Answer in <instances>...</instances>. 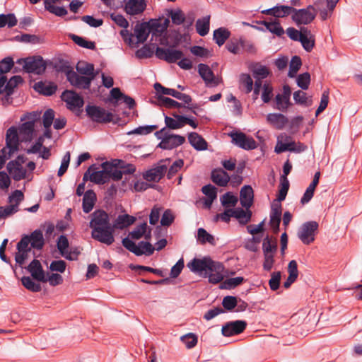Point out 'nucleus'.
Masks as SVG:
<instances>
[{
    "mask_svg": "<svg viewBox=\"0 0 362 362\" xmlns=\"http://www.w3.org/2000/svg\"><path fill=\"white\" fill-rule=\"evenodd\" d=\"M108 178L105 175L104 171H94L90 175V180L98 185H103L107 181Z\"/></svg>",
    "mask_w": 362,
    "mask_h": 362,
    "instance_id": "63",
    "label": "nucleus"
},
{
    "mask_svg": "<svg viewBox=\"0 0 362 362\" xmlns=\"http://www.w3.org/2000/svg\"><path fill=\"white\" fill-rule=\"evenodd\" d=\"M156 98L158 102V105L166 108H181L185 107L182 103L160 94H158Z\"/></svg>",
    "mask_w": 362,
    "mask_h": 362,
    "instance_id": "36",
    "label": "nucleus"
},
{
    "mask_svg": "<svg viewBox=\"0 0 362 362\" xmlns=\"http://www.w3.org/2000/svg\"><path fill=\"white\" fill-rule=\"evenodd\" d=\"M273 96V87L267 83L262 86V100L264 103H269Z\"/></svg>",
    "mask_w": 362,
    "mask_h": 362,
    "instance_id": "64",
    "label": "nucleus"
},
{
    "mask_svg": "<svg viewBox=\"0 0 362 362\" xmlns=\"http://www.w3.org/2000/svg\"><path fill=\"white\" fill-rule=\"evenodd\" d=\"M234 144L244 150H253L257 148V142L255 140L245 133L241 132H232L230 133Z\"/></svg>",
    "mask_w": 362,
    "mask_h": 362,
    "instance_id": "10",
    "label": "nucleus"
},
{
    "mask_svg": "<svg viewBox=\"0 0 362 362\" xmlns=\"http://www.w3.org/2000/svg\"><path fill=\"white\" fill-rule=\"evenodd\" d=\"M258 24H261L264 25L265 29L261 27H258L256 25H251L254 28L260 30V31H264L268 30L272 34L276 35L278 37H281L284 34V30L281 25L280 22L278 20H274L272 21H257Z\"/></svg>",
    "mask_w": 362,
    "mask_h": 362,
    "instance_id": "19",
    "label": "nucleus"
},
{
    "mask_svg": "<svg viewBox=\"0 0 362 362\" xmlns=\"http://www.w3.org/2000/svg\"><path fill=\"white\" fill-rule=\"evenodd\" d=\"M23 82V80L21 76H13L8 81L6 76H0V94L7 93V97L11 95L14 88Z\"/></svg>",
    "mask_w": 362,
    "mask_h": 362,
    "instance_id": "16",
    "label": "nucleus"
},
{
    "mask_svg": "<svg viewBox=\"0 0 362 362\" xmlns=\"http://www.w3.org/2000/svg\"><path fill=\"white\" fill-rule=\"evenodd\" d=\"M180 339L186 345L187 349L194 347L198 342L197 336L194 333H188L181 337Z\"/></svg>",
    "mask_w": 362,
    "mask_h": 362,
    "instance_id": "60",
    "label": "nucleus"
},
{
    "mask_svg": "<svg viewBox=\"0 0 362 362\" xmlns=\"http://www.w3.org/2000/svg\"><path fill=\"white\" fill-rule=\"evenodd\" d=\"M135 221L136 218L133 216L127 214L119 215L115 220L114 223L112 225L113 230L115 228L122 230L132 225Z\"/></svg>",
    "mask_w": 362,
    "mask_h": 362,
    "instance_id": "32",
    "label": "nucleus"
},
{
    "mask_svg": "<svg viewBox=\"0 0 362 362\" xmlns=\"http://www.w3.org/2000/svg\"><path fill=\"white\" fill-rule=\"evenodd\" d=\"M293 100L298 105L309 107L312 105L311 97H307L306 93L298 90L293 93Z\"/></svg>",
    "mask_w": 362,
    "mask_h": 362,
    "instance_id": "45",
    "label": "nucleus"
},
{
    "mask_svg": "<svg viewBox=\"0 0 362 362\" xmlns=\"http://www.w3.org/2000/svg\"><path fill=\"white\" fill-rule=\"evenodd\" d=\"M146 7L145 0H128L125 4L124 11L127 14L134 16L143 13Z\"/></svg>",
    "mask_w": 362,
    "mask_h": 362,
    "instance_id": "25",
    "label": "nucleus"
},
{
    "mask_svg": "<svg viewBox=\"0 0 362 362\" xmlns=\"http://www.w3.org/2000/svg\"><path fill=\"white\" fill-rule=\"evenodd\" d=\"M147 228V223L144 222L137 226L132 231H131L129 233V236L133 240H139L144 236Z\"/></svg>",
    "mask_w": 362,
    "mask_h": 362,
    "instance_id": "54",
    "label": "nucleus"
},
{
    "mask_svg": "<svg viewBox=\"0 0 362 362\" xmlns=\"http://www.w3.org/2000/svg\"><path fill=\"white\" fill-rule=\"evenodd\" d=\"M19 144V137L16 128L15 127L8 128L6 134V145L8 149L9 156L18 151Z\"/></svg>",
    "mask_w": 362,
    "mask_h": 362,
    "instance_id": "18",
    "label": "nucleus"
},
{
    "mask_svg": "<svg viewBox=\"0 0 362 362\" xmlns=\"http://www.w3.org/2000/svg\"><path fill=\"white\" fill-rule=\"evenodd\" d=\"M28 237L30 240V245L33 249L41 250L45 245V239L42 232L40 229H36L33 231Z\"/></svg>",
    "mask_w": 362,
    "mask_h": 362,
    "instance_id": "33",
    "label": "nucleus"
},
{
    "mask_svg": "<svg viewBox=\"0 0 362 362\" xmlns=\"http://www.w3.org/2000/svg\"><path fill=\"white\" fill-rule=\"evenodd\" d=\"M97 201V196L93 189H88L85 192L83 198L82 208L86 214H88L92 211Z\"/></svg>",
    "mask_w": 362,
    "mask_h": 362,
    "instance_id": "30",
    "label": "nucleus"
},
{
    "mask_svg": "<svg viewBox=\"0 0 362 362\" xmlns=\"http://www.w3.org/2000/svg\"><path fill=\"white\" fill-rule=\"evenodd\" d=\"M211 180L219 187H226L230 181V176L223 169L217 168L211 170Z\"/></svg>",
    "mask_w": 362,
    "mask_h": 362,
    "instance_id": "23",
    "label": "nucleus"
},
{
    "mask_svg": "<svg viewBox=\"0 0 362 362\" xmlns=\"http://www.w3.org/2000/svg\"><path fill=\"white\" fill-rule=\"evenodd\" d=\"M14 65L11 57H6L0 61V76H5V74L10 71Z\"/></svg>",
    "mask_w": 362,
    "mask_h": 362,
    "instance_id": "62",
    "label": "nucleus"
},
{
    "mask_svg": "<svg viewBox=\"0 0 362 362\" xmlns=\"http://www.w3.org/2000/svg\"><path fill=\"white\" fill-rule=\"evenodd\" d=\"M90 218L89 227L92 229V238L107 245H112L115 238L108 214L103 209H97L90 214Z\"/></svg>",
    "mask_w": 362,
    "mask_h": 362,
    "instance_id": "2",
    "label": "nucleus"
},
{
    "mask_svg": "<svg viewBox=\"0 0 362 362\" xmlns=\"http://www.w3.org/2000/svg\"><path fill=\"white\" fill-rule=\"evenodd\" d=\"M30 252L28 251H18V252H16L15 254V261L16 264H10L13 271L16 273V269L17 266L20 267L21 268L23 269V264L25 262V260L28 257V254Z\"/></svg>",
    "mask_w": 362,
    "mask_h": 362,
    "instance_id": "49",
    "label": "nucleus"
},
{
    "mask_svg": "<svg viewBox=\"0 0 362 362\" xmlns=\"http://www.w3.org/2000/svg\"><path fill=\"white\" fill-rule=\"evenodd\" d=\"M6 169L15 181H20L26 177V170L16 161H9L7 163Z\"/></svg>",
    "mask_w": 362,
    "mask_h": 362,
    "instance_id": "22",
    "label": "nucleus"
},
{
    "mask_svg": "<svg viewBox=\"0 0 362 362\" xmlns=\"http://www.w3.org/2000/svg\"><path fill=\"white\" fill-rule=\"evenodd\" d=\"M230 32L224 27L216 29L213 33V40L219 46H222L230 37Z\"/></svg>",
    "mask_w": 362,
    "mask_h": 362,
    "instance_id": "35",
    "label": "nucleus"
},
{
    "mask_svg": "<svg viewBox=\"0 0 362 362\" xmlns=\"http://www.w3.org/2000/svg\"><path fill=\"white\" fill-rule=\"evenodd\" d=\"M86 116L93 122L107 124L112 121V112L96 105L88 104L85 108Z\"/></svg>",
    "mask_w": 362,
    "mask_h": 362,
    "instance_id": "5",
    "label": "nucleus"
},
{
    "mask_svg": "<svg viewBox=\"0 0 362 362\" xmlns=\"http://www.w3.org/2000/svg\"><path fill=\"white\" fill-rule=\"evenodd\" d=\"M169 15L171 18L173 23L175 25H180L185 22V14L180 9H171L169 11Z\"/></svg>",
    "mask_w": 362,
    "mask_h": 362,
    "instance_id": "56",
    "label": "nucleus"
},
{
    "mask_svg": "<svg viewBox=\"0 0 362 362\" xmlns=\"http://www.w3.org/2000/svg\"><path fill=\"white\" fill-rule=\"evenodd\" d=\"M157 45L151 43V45H144L141 49L136 51L135 55L138 59L151 58L156 50Z\"/></svg>",
    "mask_w": 362,
    "mask_h": 362,
    "instance_id": "39",
    "label": "nucleus"
},
{
    "mask_svg": "<svg viewBox=\"0 0 362 362\" xmlns=\"http://www.w3.org/2000/svg\"><path fill=\"white\" fill-rule=\"evenodd\" d=\"M233 218H236L240 225H246L252 218V211L249 209L235 208L233 210Z\"/></svg>",
    "mask_w": 362,
    "mask_h": 362,
    "instance_id": "34",
    "label": "nucleus"
},
{
    "mask_svg": "<svg viewBox=\"0 0 362 362\" xmlns=\"http://www.w3.org/2000/svg\"><path fill=\"white\" fill-rule=\"evenodd\" d=\"M23 61V70L26 73H33L35 74H42L46 69V64L41 56H33L24 59H19L18 63Z\"/></svg>",
    "mask_w": 362,
    "mask_h": 362,
    "instance_id": "8",
    "label": "nucleus"
},
{
    "mask_svg": "<svg viewBox=\"0 0 362 362\" xmlns=\"http://www.w3.org/2000/svg\"><path fill=\"white\" fill-rule=\"evenodd\" d=\"M134 32V35L137 39L136 42H135L136 47L138 44L144 43L147 40L149 33H151L149 30V23L147 22L136 23Z\"/></svg>",
    "mask_w": 362,
    "mask_h": 362,
    "instance_id": "26",
    "label": "nucleus"
},
{
    "mask_svg": "<svg viewBox=\"0 0 362 362\" xmlns=\"http://www.w3.org/2000/svg\"><path fill=\"white\" fill-rule=\"evenodd\" d=\"M320 177V172H316L314 175V177L311 183L307 187L305 192H304L303 197L300 199V203L302 204H305L308 203L311 199L313 197L314 192L316 187L319 183V180Z\"/></svg>",
    "mask_w": 362,
    "mask_h": 362,
    "instance_id": "28",
    "label": "nucleus"
},
{
    "mask_svg": "<svg viewBox=\"0 0 362 362\" xmlns=\"http://www.w3.org/2000/svg\"><path fill=\"white\" fill-rule=\"evenodd\" d=\"M185 137L179 134L168 133L157 145V148L163 150H172L175 148L185 142Z\"/></svg>",
    "mask_w": 362,
    "mask_h": 362,
    "instance_id": "14",
    "label": "nucleus"
},
{
    "mask_svg": "<svg viewBox=\"0 0 362 362\" xmlns=\"http://www.w3.org/2000/svg\"><path fill=\"white\" fill-rule=\"evenodd\" d=\"M292 20L298 25H308L316 17L315 8L313 6L309 5L305 8L296 9L293 7L291 10Z\"/></svg>",
    "mask_w": 362,
    "mask_h": 362,
    "instance_id": "7",
    "label": "nucleus"
},
{
    "mask_svg": "<svg viewBox=\"0 0 362 362\" xmlns=\"http://www.w3.org/2000/svg\"><path fill=\"white\" fill-rule=\"evenodd\" d=\"M245 281L244 277L237 276L234 278H229L226 279L223 284L221 286V288L225 289H233L240 285Z\"/></svg>",
    "mask_w": 362,
    "mask_h": 362,
    "instance_id": "50",
    "label": "nucleus"
},
{
    "mask_svg": "<svg viewBox=\"0 0 362 362\" xmlns=\"http://www.w3.org/2000/svg\"><path fill=\"white\" fill-rule=\"evenodd\" d=\"M291 95V87L287 84L284 85L282 94L278 93L275 97L276 105L274 106V108L281 112H286L292 105Z\"/></svg>",
    "mask_w": 362,
    "mask_h": 362,
    "instance_id": "13",
    "label": "nucleus"
},
{
    "mask_svg": "<svg viewBox=\"0 0 362 362\" xmlns=\"http://www.w3.org/2000/svg\"><path fill=\"white\" fill-rule=\"evenodd\" d=\"M222 206L224 207L235 206L238 203V197L232 192H227L220 199Z\"/></svg>",
    "mask_w": 362,
    "mask_h": 362,
    "instance_id": "52",
    "label": "nucleus"
},
{
    "mask_svg": "<svg viewBox=\"0 0 362 362\" xmlns=\"http://www.w3.org/2000/svg\"><path fill=\"white\" fill-rule=\"evenodd\" d=\"M13 40L24 43H29L32 45L40 44L42 42L40 37L36 35H31L27 33H23L21 35L15 36L13 37Z\"/></svg>",
    "mask_w": 362,
    "mask_h": 362,
    "instance_id": "43",
    "label": "nucleus"
},
{
    "mask_svg": "<svg viewBox=\"0 0 362 362\" xmlns=\"http://www.w3.org/2000/svg\"><path fill=\"white\" fill-rule=\"evenodd\" d=\"M250 69L255 80H258L259 81L267 78L270 74L269 69L266 66H263L259 64H256L255 67Z\"/></svg>",
    "mask_w": 362,
    "mask_h": 362,
    "instance_id": "42",
    "label": "nucleus"
},
{
    "mask_svg": "<svg viewBox=\"0 0 362 362\" xmlns=\"http://www.w3.org/2000/svg\"><path fill=\"white\" fill-rule=\"evenodd\" d=\"M267 121L276 129L281 130L288 123V119L281 113H269L267 115Z\"/></svg>",
    "mask_w": 362,
    "mask_h": 362,
    "instance_id": "27",
    "label": "nucleus"
},
{
    "mask_svg": "<svg viewBox=\"0 0 362 362\" xmlns=\"http://www.w3.org/2000/svg\"><path fill=\"white\" fill-rule=\"evenodd\" d=\"M210 28V16H206L202 18H199L196 22V30L200 36H205L209 32Z\"/></svg>",
    "mask_w": 362,
    "mask_h": 362,
    "instance_id": "37",
    "label": "nucleus"
},
{
    "mask_svg": "<svg viewBox=\"0 0 362 362\" xmlns=\"http://www.w3.org/2000/svg\"><path fill=\"white\" fill-rule=\"evenodd\" d=\"M189 270L204 277L209 278V281L216 284L221 282L224 277V266L219 262L214 261L209 256L203 258H193L187 264Z\"/></svg>",
    "mask_w": 362,
    "mask_h": 362,
    "instance_id": "1",
    "label": "nucleus"
},
{
    "mask_svg": "<svg viewBox=\"0 0 362 362\" xmlns=\"http://www.w3.org/2000/svg\"><path fill=\"white\" fill-rule=\"evenodd\" d=\"M198 73L206 86L214 87L218 85V79L208 65L199 64L198 65Z\"/></svg>",
    "mask_w": 362,
    "mask_h": 362,
    "instance_id": "20",
    "label": "nucleus"
},
{
    "mask_svg": "<svg viewBox=\"0 0 362 362\" xmlns=\"http://www.w3.org/2000/svg\"><path fill=\"white\" fill-rule=\"evenodd\" d=\"M153 87L156 91V96H157L158 94H160L162 95H171L172 97L176 98L177 93L179 92L175 89L164 87L162 84H160V83H158V82L154 84Z\"/></svg>",
    "mask_w": 362,
    "mask_h": 362,
    "instance_id": "51",
    "label": "nucleus"
},
{
    "mask_svg": "<svg viewBox=\"0 0 362 362\" xmlns=\"http://www.w3.org/2000/svg\"><path fill=\"white\" fill-rule=\"evenodd\" d=\"M158 128V125L153 124V125H145V126H139L132 131L129 132L127 134H140V135H146L151 132H153L154 130L157 129Z\"/></svg>",
    "mask_w": 362,
    "mask_h": 362,
    "instance_id": "55",
    "label": "nucleus"
},
{
    "mask_svg": "<svg viewBox=\"0 0 362 362\" xmlns=\"http://www.w3.org/2000/svg\"><path fill=\"white\" fill-rule=\"evenodd\" d=\"M24 269L30 274L31 277L23 276L21 278L23 286L32 292H40L42 289L41 285L35 282L34 280L42 283L47 282V275L41 262L38 259H34Z\"/></svg>",
    "mask_w": 362,
    "mask_h": 362,
    "instance_id": "3",
    "label": "nucleus"
},
{
    "mask_svg": "<svg viewBox=\"0 0 362 362\" xmlns=\"http://www.w3.org/2000/svg\"><path fill=\"white\" fill-rule=\"evenodd\" d=\"M281 214H282V206H281V203H275V201H274L271 206L269 223H274V222L281 223Z\"/></svg>",
    "mask_w": 362,
    "mask_h": 362,
    "instance_id": "47",
    "label": "nucleus"
},
{
    "mask_svg": "<svg viewBox=\"0 0 362 362\" xmlns=\"http://www.w3.org/2000/svg\"><path fill=\"white\" fill-rule=\"evenodd\" d=\"M95 75L92 76H81L76 72H70L68 75V81L71 86L80 89H89L92 81Z\"/></svg>",
    "mask_w": 362,
    "mask_h": 362,
    "instance_id": "17",
    "label": "nucleus"
},
{
    "mask_svg": "<svg viewBox=\"0 0 362 362\" xmlns=\"http://www.w3.org/2000/svg\"><path fill=\"white\" fill-rule=\"evenodd\" d=\"M76 71L82 75H86V76H92L93 75L96 76V73L94 70V65L91 63H87L85 62H79L76 66Z\"/></svg>",
    "mask_w": 362,
    "mask_h": 362,
    "instance_id": "44",
    "label": "nucleus"
},
{
    "mask_svg": "<svg viewBox=\"0 0 362 362\" xmlns=\"http://www.w3.org/2000/svg\"><path fill=\"white\" fill-rule=\"evenodd\" d=\"M35 131V119L23 122L19 128L21 134L24 135L25 141H30Z\"/></svg>",
    "mask_w": 362,
    "mask_h": 362,
    "instance_id": "38",
    "label": "nucleus"
},
{
    "mask_svg": "<svg viewBox=\"0 0 362 362\" xmlns=\"http://www.w3.org/2000/svg\"><path fill=\"white\" fill-rule=\"evenodd\" d=\"M319 224L317 221H309L301 225L298 230V237L305 245H310L315 240Z\"/></svg>",
    "mask_w": 362,
    "mask_h": 362,
    "instance_id": "6",
    "label": "nucleus"
},
{
    "mask_svg": "<svg viewBox=\"0 0 362 362\" xmlns=\"http://www.w3.org/2000/svg\"><path fill=\"white\" fill-rule=\"evenodd\" d=\"M240 204L245 209H250L254 202V191L252 187L246 185H244L240 192Z\"/></svg>",
    "mask_w": 362,
    "mask_h": 362,
    "instance_id": "24",
    "label": "nucleus"
},
{
    "mask_svg": "<svg viewBox=\"0 0 362 362\" xmlns=\"http://www.w3.org/2000/svg\"><path fill=\"white\" fill-rule=\"evenodd\" d=\"M166 170V165H160L146 171L143 177L148 182H158L164 177Z\"/></svg>",
    "mask_w": 362,
    "mask_h": 362,
    "instance_id": "21",
    "label": "nucleus"
},
{
    "mask_svg": "<svg viewBox=\"0 0 362 362\" xmlns=\"http://www.w3.org/2000/svg\"><path fill=\"white\" fill-rule=\"evenodd\" d=\"M33 88L35 90L46 96H51L54 95L57 89V85L54 83L49 82L46 83L43 81L35 83Z\"/></svg>",
    "mask_w": 362,
    "mask_h": 362,
    "instance_id": "31",
    "label": "nucleus"
},
{
    "mask_svg": "<svg viewBox=\"0 0 362 362\" xmlns=\"http://www.w3.org/2000/svg\"><path fill=\"white\" fill-rule=\"evenodd\" d=\"M70 38L73 40V42L75 44H76L79 47L91 50H95L96 49L95 42L88 40L84 37H81L74 34H71Z\"/></svg>",
    "mask_w": 362,
    "mask_h": 362,
    "instance_id": "40",
    "label": "nucleus"
},
{
    "mask_svg": "<svg viewBox=\"0 0 362 362\" xmlns=\"http://www.w3.org/2000/svg\"><path fill=\"white\" fill-rule=\"evenodd\" d=\"M222 305L225 310L231 311L238 305V298L233 296H226L223 298Z\"/></svg>",
    "mask_w": 362,
    "mask_h": 362,
    "instance_id": "59",
    "label": "nucleus"
},
{
    "mask_svg": "<svg viewBox=\"0 0 362 362\" xmlns=\"http://www.w3.org/2000/svg\"><path fill=\"white\" fill-rule=\"evenodd\" d=\"M289 189V182L286 181H281V188L278 191L276 199H275V203H280L284 201L287 195L288 191Z\"/></svg>",
    "mask_w": 362,
    "mask_h": 362,
    "instance_id": "61",
    "label": "nucleus"
},
{
    "mask_svg": "<svg viewBox=\"0 0 362 362\" xmlns=\"http://www.w3.org/2000/svg\"><path fill=\"white\" fill-rule=\"evenodd\" d=\"M122 243L127 250L136 256L143 255L150 256L156 250L160 251L163 249L167 245L168 241L165 238H162L156 243V247H154L148 241H140L136 245L132 240L126 237L122 239Z\"/></svg>",
    "mask_w": 362,
    "mask_h": 362,
    "instance_id": "4",
    "label": "nucleus"
},
{
    "mask_svg": "<svg viewBox=\"0 0 362 362\" xmlns=\"http://www.w3.org/2000/svg\"><path fill=\"white\" fill-rule=\"evenodd\" d=\"M107 102L112 104L115 107L117 106L119 103H124L129 109H133L136 105V102L132 97L125 95L122 92L119 88H112L110 92Z\"/></svg>",
    "mask_w": 362,
    "mask_h": 362,
    "instance_id": "9",
    "label": "nucleus"
},
{
    "mask_svg": "<svg viewBox=\"0 0 362 362\" xmlns=\"http://www.w3.org/2000/svg\"><path fill=\"white\" fill-rule=\"evenodd\" d=\"M188 141L191 146L197 151H204L207 149L206 141L198 133L191 132L188 134Z\"/></svg>",
    "mask_w": 362,
    "mask_h": 362,
    "instance_id": "29",
    "label": "nucleus"
},
{
    "mask_svg": "<svg viewBox=\"0 0 362 362\" xmlns=\"http://www.w3.org/2000/svg\"><path fill=\"white\" fill-rule=\"evenodd\" d=\"M61 98L66 103L67 108L70 110L76 107L81 108L84 105L83 97L73 90H65Z\"/></svg>",
    "mask_w": 362,
    "mask_h": 362,
    "instance_id": "12",
    "label": "nucleus"
},
{
    "mask_svg": "<svg viewBox=\"0 0 362 362\" xmlns=\"http://www.w3.org/2000/svg\"><path fill=\"white\" fill-rule=\"evenodd\" d=\"M271 8L272 11V16L275 18H284L291 14V10L293 9V7L277 4Z\"/></svg>",
    "mask_w": 362,
    "mask_h": 362,
    "instance_id": "46",
    "label": "nucleus"
},
{
    "mask_svg": "<svg viewBox=\"0 0 362 362\" xmlns=\"http://www.w3.org/2000/svg\"><path fill=\"white\" fill-rule=\"evenodd\" d=\"M197 240L202 245L206 243L212 245L216 244L214 237L203 228H199L197 230Z\"/></svg>",
    "mask_w": 362,
    "mask_h": 362,
    "instance_id": "48",
    "label": "nucleus"
},
{
    "mask_svg": "<svg viewBox=\"0 0 362 362\" xmlns=\"http://www.w3.org/2000/svg\"><path fill=\"white\" fill-rule=\"evenodd\" d=\"M240 83L245 88V93H249L253 89V81L248 74H241L240 75Z\"/></svg>",
    "mask_w": 362,
    "mask_h": 362,
    "instance_id": "58",
    "label": "nucleus"
},
{
    "mask_svg": "<svg viewBox=\"0 0 362 362\" xmlns=\"http://www.w3.org/2000/svg\"><path fill=\"white\" fill-rule=\"evenodd\" d=\"M155 55L158 59L172 64L176 63L183 57L184 54L182 51L180 49L156 47V50H155Z\"/></svg>",
    "mask_w": 362,
    "mask_h": 362,
    "instance_id": "11",
    "label": "nucleus"
},
{
    "mask_svg": "<svg viewBox=\"0 0 362 362\" xmlns=\"http://www.w3.org/2000/svg\"><path fill=\"white\" fill-rule=\"evenodd\" d=\"M247 325L245 320L230 321L222 326L221 333L224 337L237 335L244 332Z\"/></svg>",
    "mask_w": 362,
    "mask_h": 362,
    "instance_id": "15",
    "label": "nucleus"
},
{
    "mask_svg": "<svg viewBox=\"0 0 362 362\" xmlns=\"http://www.w3.org/2000/svg\"><path fill=\"white\" fill-rule=\"evenodd\" d=\"M245 40L242 38L231 40L226 45L227 50L233 54H237L239 52V47H244Z\"/></svg>",
    "mask_w": 362,
    "mask_h": 362,
    "instance_id": "53",
    "label": "nucleus"
},
{
    "mask_svg": "<svg viewBox=\"0 0 362 362\" xmlns=\"http://www.w3.org/2000/svg\"><path fill=\"white\" fill-rule=\"evenodd\" d=\"M277 249L278 245L276 240H272L269 235H267L262 243L263 255L275 254Z\"/></svg>",
    "mask_w": 362,
    "mask_h": 362,
    "instance_id": "41",
    "label": "nucleus"
},
{
    "mask_svg": "<svg viewBox=\"0 0 362 362\" xmlns=\"http://www.w3.org/2000/svg\"><path fill=\"white\" fill-rule=\"evenodd\" d=\"M296 83L302 90L308 89L310 83V74L308 72L299 74L296 78Z\"/></svg>",
    "mask_w": 362,
    "mask_h": 362,
    "instance_id": "57",
    "label": "nucleus"
}]
</instances>
